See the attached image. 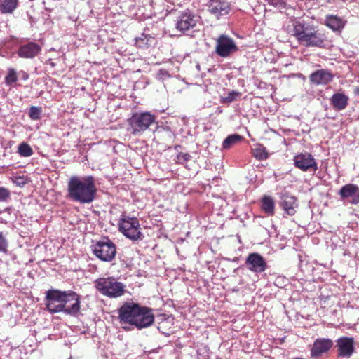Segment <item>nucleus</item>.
Masks as SVG:
<instances>
[{"label": "nucleus", "mask_w": 359, "mask_h": 359, "mask_svg": "<svg viewBox=\"0 0 359 359\" xmlns=\"http://www.w3.org/2000/svg\"><path fill=\"white\" fill-rule=\"evenodd\" d=\"M18 153L22 156L29 157L33 154V151L29 144L26 143H22L18 147Z\"/></svg>", "instance_id": "bb28decb"}, {"label": "nucleus", "mask_w": 359, "mask_h": 359, "mask_svg": "<svg viewBox=\"0 0 359 359\" xmlns=\"http://www.w3.org/2000/svg\"><path fill=\"white\" fill-rule=\"evenodd\" d=\"M342 200H347L351 204L359 203V187L354 184L343 186L339 192Z\"/></svg>", "instance_id": "dca6fc26"}, {"label": "nucleus", "mask_w": 359, "mask_h": 359, "mask_svg": "<svg viewBox=\"0 0 359 359\" xmlns=\"http://www.w3.org/2000/svg\"><path fill=\"white\" fill-rule=\"evenodd\" d=\"M208 11L217 18L227 15L231 11L230 3L227 0H210Z\"/></svg>", "instance_id": "2eb2a0df"}, {"label": "nucleus", "mask_w": 359, "mask_h": 359, "mask_svg": "<svg viewBox=\"0 0 359 359\" xmlns=\"http://www.w3.org/2000/svg\"><path fill=\"white\" fill-rule=\"evenodd\" d=\"M333 345V342L329 339H318L313 345L311 350L312 357L320 356L323 353L328 351Z\"/></svg>", "instance_id": "f3484780"}, {"label": "nucleus", "mask_w": 359, "mask_h": 359, "mask_svg": "<svg viewBox=\"0 0 359 359\" xmlns=\"http://www.w3.org/2000/svg\"><path fill=\"white\" fill-rule=\"evenodd\" d=\"M140 305L133 302H126L118 309L121 322L134 325L136 315L138 314Z\"/></svg>", "instance_id": "9d476101"}, {"label": "nucleus", "mask_w": 359, "mask_h": 359, "mask_svg": "<svg viewBox=\"0 0 359 359\" xmlns=\"http://www.w3.org/2000/svg\"><path fill=\"white\" fill-rule=\"evenodd\" d=\"M67 291L50 290L46 292V306L49 312L52 313L62 312L67 303L71 299L73 294H66Z\"/></svg>", "instance_id": "39448f33"}, {"label": "nucleus", "mask_w": 359, "mask_h": 359, "mask_svg": "<svg viewBox=\"0 0 359 359\" xmlns=\"http://www.w3.org/2000/svg\"><path fill=\"white\" fill-rule=\"evenodd\" d=\"M96 289L104 296L118 298L124 294L126 285L112 276L99 278L95 281Z\"/></svg>", "instance_id": "7ed1b4c3"}, {"label": "nucleus", "mask_w": 359, "mask_h": 359, "mask_svg": "<svg viewBox=\"0 0 359 359\" xmlns=\"http://www.w3.org/2000/svg\"><path fill=\"white\" fill-rule=\"evenodd\" d=\"M154 321V316L152 313V310L147 307L140 306L134 325L138 329H142L152 325Z\"/></svg>", "instance_id": "ddd939ff"}, {"label": "nucleus", "mask_w": 359, "mask_h": 359, "mask_svg": "<svg viewBox=\"0 0 359 359\" xmlns=\"http://www.w3.org/2000/svg\"><path fill=\"white\" fill-rule=\"evenodd\" d=\"M292 35L300 44L306 47L322 48L325 44V36L323 33L300 21L293 23Z\"/></svg>", "instance_id": "f03ea898"}, {"label": "nucleus", "mask_w": 359, "mask_h": 359, "mask_svg": "<svg viewBox=\"0 0 359 359\" xmlns=\"http://www.w3.org/2000/svg\"><path fill=\"white\" fill-rule=\"evenodd\" d=\"M93 252L100 260L111 262L115 257L116 248L110 240L100 241L93 245Z\"/></svg>", "instance_id": "0eeeda50"}, {"label": "nucleus", "mask_w": 359, "mask_h": 359, "mask_svg": "<svg viewBox=\"0 0 359 359\" xmlns=\"http://www.w3.org/2000/svg\"><path fill=\"white\" fill-rule=\"evenodd\" d=\"M269 4L276 7L278 8L282 9L285 8V2L284 0H266Z\"/></svg>", "instance_id": "2f4dec72"}, {"label": "nucleus", "mask_w": 359, "mask_h": 359, "mask_svg": "<svg viewBox=\"0 0 359 359\" xmlns=\"http://www.w3.org/2000/svg\"><path fill=\"white\" fill-rule=\"evenodd\" d=\"M9 191L4 187H0V201H5L9 198Z\"/></svg>", "instance_id": "473e14b6"}, {"label": "nucleus", "mask_w": 359, "mask_h": 359, "mask_svg": "<svg viewBox=\"0 0 359 359\" xmlns=\"http://www.w3.org/2000/svg\"><path fill=\"white\" fill-rule=\"evenodd\" d=\"M332 74L325 69H320L310 75V81L316 85H325L332 81Z\"/></svg>", "instance_id": "a211bd4d"}, {"label": "nucleus", "mask_w": 359, "mask_h": 359, "mask_svg": "<svg viewBox=\"0 0 359 359\" xmlns=\"http://www.w3.org/2000/svg\"><path fill=\"white\" fill-rule=\"evenodd\" d=\"M199 17L190 11L181 13L177 18L175 27L177 30L185 32L196 26Z\"/></svg>", "instance_id": "1a4fd4ad"}, {"label": "nucleus", "mask_w": 359, "mask_h": 359, "mask_svg": "<svg viewBox=\"0 0 359 359\" xmlns=\"http://www.w3.org/2000/svg\"><path fill=\"white\" fill-rule=\"evenodd\" d=\"M274 201L270 196H265L262 199V210L269 215L274 214Z\"/></svg>", "instance_id": "b1692460"}, {"label": "nucleus", "mask_w": 359, "mask_h": 359, "mask_svg": "<svg viewBox=\"0 0 359 359\" xmlns=\"http://www.w3.org/2000/svg\"><path fill=\"white\" fill-rule=\"evenodd\" d=\"M241 93L236 91H231L228 93L227 96L223 98L224 102H231L240 96Z\"/></svg>", "instance_id": "7c9ffc66"}, {"label": "nucleus", "mask_w": 359, "mask_h": 359, "mask_svg": "<svg viewBox=\"0 0 359 359\" xmlns=\"http://www.w3.org/2000/svg\"><path fill=\"white\" fill-rule=\"evenodd\" d=\"M170 76V74L168 72L166 69H161L158 70L156 77L159 80H165V79L168 78Z\"/></svg>", "instance_id": "c9c22d12"}, {"label": "nucleus", "mask_w": 359, "mask_h": 359, "mask_svg": "<svg viewBox=\"0 0 359 359\" xmlns=\"http://www.w3.org/2000/svg\"><path fill=\"white\" fill-rule=\"evenodd\" d=\"M8 243L6 238L0 232V252H6Z\"/></svg>", "instance_id": "72a5a7b5"}, {"label": "nucleus", "mask_w": 359, "mask_h": 359, "mask_svg": "<svg viewBox=\"0 0 359 359\" xmlns=\"http://www.w3.org/2000/svg\"><path fill=\"white\" fill-rule=\"evenodd\" d=\"M242 140L243 137L240 135H230L223 141L222 148L224 149H228L231 148L233 145L241 142Z\"/></svg>", "instance_id": "a878e982"}, {"label": "nucleus", "mask_w": 359, "mask_h": 359, "mask_svg": "<svg viewBox=\"0 0 359 359\" xmlns=\"http://www.w3.org/2000/svg\"><path fill=\"white\" fill-rule=\"evenodd\" d=\"M41 48L36 43L30 42L19 48L18 54L20 57L33 58L40 52Z\"/></svg>", "instance_id": "6ab92c4d"}, {"label": "nucleus", "mask_w": 359, "mask_h": 359, "mask_svg": "<svg viewBox=\"0 0 359 359\" xmlns=\"http://www.w3.org/2000/svg\"><path fill=\"white\" fill-rule=\"evenodd\" d=\"M18 6V0H4L0 5L2 13H11Z\"/></svg>", "instance_id": "393cba45"}, {"label": "nucleus", "mask_w": 359, "mask_h": 359, "mask_svg": "<svg viewBox=\"0 0 359 359\" xmlns=\"http://www.w3.org/2000/svg\"><path fill=\"white\" fill-rule=\"evenodd\" d=\"M66 294H73L74 297H72L73 300H69L66 304L65 308H64L62 312L66 314L74 316L79 313L80 310V301L79 295L73 291H67Z\"/></svg>", "instance_id": "412c9836"}, {"label": "nucleus", "mask_w": 359, "mask_h": 359, "mask_svg": "<svg viewBox=\"0 0 359 359\" xmlns=\"http://www.w3.org/2000/svg\"><path fill=\"white\" fill-rule=\"evenodd\" d=\"M348 97L340 93H334L331 98L333 107L337 110L344 109L348 104Z\"/></svg>", "instance_id": "5701e85b"}, {"label": "nucleus", "mask_w": 359, "mask_h": 359, "mask_svg": "<svg viewBox=\"0 0 359 359\" xmlns=\"http://www.w3.org/2000/svg\"><path fill=\"white\" fill-rule=\"evenodd\" d=\"M41 108L36 107H32L29 109V116L32 120H39L41 117Z\"/></svg>", "instance_id": "c756f323"}, {"label": "nucleus", "mask_w": 359, "mask_h": 359, "mask_svg": "<svg viewBox=\"0 0 359 359\" xmlns=\"http://www.w3.org/2000/svg\"><path fill=\"white\" fill-rule=\"evenodd\" d=\"M281 206L285 213L294 215L298 207L297 198L289 194H284L282 197Z\"/></svg>", "instance_id": "aec40b11"}, {"label": "nucleus", "mask_w": 359, "mask_h": 359, "mask_svg": "<svg viewBox=\"0 0 359 359\" xmlns=\"http://www.w3.org/2000/svg\"><path fill=\"white\" fill-rule=\"evenodd\" d=\"M245 264L250 271L257 273L264 272L267 268V263L264 257L257 252L249 254Z\"/></svg>", "instance_id": "f8f14e48"}, {"label": "nucleus", "mask_w": 359, "mask_h": 359, "mask_svg": "<svg viewBox=\"0 0 359 359\" xmlns=\"http://www.w3.org/2000/svg\"><path fill=\"white\" fill-rule=\"evenodd\" d=\"M17 80L18 76L16 71L13 68L8 69V74L5 77V83H6V85H11L12 83H15Z\"/></svg>", "instance_id": "cd10ccee"}, {"label": "nucleus", "mask_w": 359, "mask_h": 359, "mask_svg": "<svg viewBox=\"0 0 359 359\" xmlns=\"http://www.w3.org/2000/svg\"><path fill=\"white\" fill-rule=\"evenodd\" d=\"M97 189L93 177H72L68 182L69 198L80 203H90L95 198Z\"/></svg>", "instance_id": "f257e3e1"}, {"label": "nucleus", "mask_w": 359, "mask_h": 359, "mask_svg": "<svg viewBox=\"0 0 359 359\" xmlns=\"http://www.w3.org/2000/svg\"><path fill=\"white\" fill-rule=\"evenodd\" d=\"M191 156L189 154L180 153L177 156V161L180 163H184L190 159Z\"/></svg>", "instance_id": "f704fd0d"}, {"label": "nucleus", "mask_w": 359, "mask_h": 359, "mask_svg": "<svg viewBox=\"0 0 359 359\" xmlns=\"http://www.w3.org/2000/svg\"><path fill=\"white\" fill-rule=\"evenodd\" d=\"M325 25L333 31H340L345 25V21L340 17L330 15L326 16Z\"/></svg>", "instance_id": "4be33fe9"}, {"label": "nucleus", "mask_w": 359, "mask_h": 359, "mask_svg": "<svg viewBox=\"0 0 359 359\" xmlns=\"http://www.w3.org/2000/svg\"><path fill=\"white\" fill-rule=\"evenodd\" d=\"M118 227L120 231L131 240H141L143 238L139 221L135 217H131L122 215L118 222Z\"/></svg>", "instance_id": "423d86ee"}, {"label": "nucleus", "mask_w": 359, "mask_h": 359, "mask_svg": "<svg viewBox=\"0 0 359 359\" xmlns=\"http://www.w3.org/2000/svg\"><path fill=\"white\" fill-rule=\"evenodd\" d=\"M238 50L235 41L226 35H221L217 40L215 52L222 57H227Z\"/></svg>", "instance_id": "6e6552de"}, {"label": "nucleus", "mask_w": 359, "mask_h": 359, "mask_svg": "<svg viewBox=\"0 0 359 359\" xmlns=\"http://www.w3.org/2000/svg\"><path fill=\"white\" fill-rule=\"evenodd\" d=\"M253 155L258 160H264L268 157L264 147L261 145L253 150Z\"/></svg>", "instance_id": "c85d7f7f"}, {"label": "nucleus", "mask_w": 359, "mask_h": 359, "mask_svg": "<svg viewBox=\"0 0 359 359\" xmlns=\"http://www.w3.org/2000/svg\"><path fill=\"white\" fill-rule=\"evenodd\" d=\"M294 165L299 170L306 171H316L318 165L313 156L309 153H302L294 157Z\"/></svg>", "instance_id": "9b49d317"}, {"label": "nucleus", "mask_w": 359, "mask_h": 359, "mask_svg": "<svg viewBox=\"0 0 359 359\" xmlns=\"http://www.w3.org/2000/svg\"><path fill=\"white\" fill-rule=\"evenodd\" d=\"M338 355L341 358H350L355 351L354 339L352 337H342L336 341Z\"/></svg>", "instance_id": "4468645a"}, {"label": "nucleus", "mask_w": 359, "mask_h": 359, "mask_svg": "<svg viewBox=\"0 0 359 359\" xmlns=\"http://www.w3.org/2000/svg\"><path fill=\"white\" fill-rule=\"evenodd\" d=\"M156 116L150 112L135 113L128 120L129 130L134 135H141L156 122Z\"/></svg>", "instance_id": "20e7f679"}]
</instances>
